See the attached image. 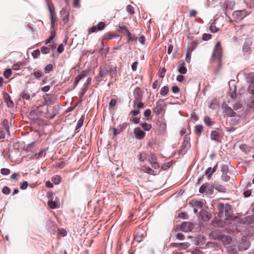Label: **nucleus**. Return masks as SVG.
Wrapping results in <instances>:
<instances>
[{
  "label": "nucleus",
  "instance_id": "f257e3e1",
  "mask_svg": "<svg viewBox=\"0 0 254 254\" xmlns=\"http://www.w3.org/2000/svg\"><path fill=\"white\" fill-rule=\"evenodd\" d=\"M32 112L34 113L37 114L38 116H44L48 119L53 118L59 113L58 109L57 107L48 106L47 105L38 106Z\"/></svg>",
  "mask_w": 254,
  "mask_h": 254
},
{
  "label": "nucleus",
  "instance_id": "f03ea898",
  "mask_svg": "<svg viewBox=\"0 0 254 254\" xmlns=\"http://www.w3.org/2000/svg\"><path fill=\"white\" fill-rule=\"evenodd\" d=\"M211 236L215 240L220 241L224 245H229L232 241V239L228 235H223L219 231H214L211 232Z\"/></svg>",
  "mask_w": 254,
  "mask_h": 254
},
{
  "label": "nucleus",
  "instance_id": "7ed1b4c3",
  "mask_svg": "<svg viewBox=\"0 0 254 254\" xmlns=\"http://www.w3.org/2000/svg\"><path fill=\"white\" fill-rule=\"evenodd\" d=\"M222 54V48L219 42H217L213 50L212 55V60H218L219 61V66H221V60Z\"/></svg>",
  "mask_w": 254,
  "mask_h": 254
},
{
  "label": "nucleus",
  "instance_id": "20e7f679",
  "mask_svg": "<svg viewBox=\"0 0 254 254\" xmlns=\"http://www.w3.org/2000/svg\"><path fill=\"white\" fill-rule=\"evenodd\" d=\"M249 13L245 9L235 10L233 12V17L238 20H242L248 15Z\"/></svg>",
  "mask_w": 254,
  "mask_h": 254
},
{
  "label": "nucleus",
  "instance_id": "39448f33",
  "mask_svg": "<svg viewBox=\"0 0 254 254\" xmlns=\"http://www.w3.org/2000/svg\"><path fill=\"white\" fill-rule=\"evenodd\" d=\"M199 191L201 193H206L212 194L213 192V186L208 183H205L200 187Z\"/></svg>",
  "mask_w": 254,
  "mask_h": 254
},
{
  "label": "nucleus",
  "instance_id": "423d86ee",
  "mask_svg": "<svg viewBox=\"0 0 254 254\" xmlns=\"http://www.w3.org/2000/svg\"><path fill=\"white\" fill-rule=\"evenodd\" d=\"M189 137L186 135L184 137V142L182 145V148L179 151V154H184L187 152V149L190 147V145L189 141Z\"/></svg>",
  "mask_w": 254,
  "mask_h": 254
},
{
  "label": "nucleus",
  "instance_id": "0eeeda50",
  "mask_svg": "<svg viewBox=\"0 0 254 254\" xmlns=\"http://www.w3.org/2000/svg\"><path fill=\"white\" fill-rule=\"evenodd\" d=\"M134 134L135 138L139 140L142 139L145 136V132L139 127L134 129Z\"/></svg>",
  "mask_w": 254,
  "mask_h": 254
},
{
  "label": "nucleus",
  "instance_id": "6e6552de",
  "mask_svg": "<svg viewBox=\"0 0 254 254\" xmlns=\"http://www.w3.org/2000/svg\"><path fill=\"white\" fill-rule=\"evenodd\" d=\"M193 228V224L190 222H184L182 223L180 229L185 232L190 231Z\"/></svg>",
  "mask_w": 254,
  "mask_h": 254
},
{
  "label": "nucleus",
  "instance_id": "1a4fd4ad",
  "mask_svg": "<svg viewBox=\"0 0 254 254\" xmlns=\"http://www.w3.org/2000/svg\"><path fill=\"white\" fill-rule=\"evenodd\" d=\"M105 23L104 22H100L97 25L93 26L89 29V32H96L98 31L103 30L105 27Z\"/></svg>",
  "mask_w": 254,
  "mask_h": 254
},
{
  "label": "nucleus",
  "instance_id": "9d476101",
  "mask_svg": "<svg viewBox=\"0 0 254 254\" xmlns=\"http://www.w3.org/2000/svg\"><path fill=\"white\" fill-rule=\"evenodd\" d=\"M163 100L160 99L156 103V106L153 109V112L154 113L159 115L161 114L163 110Z\"/></svg>",
  "mask_w": 254,
  "mask_h": 254
},
{
  "label": "nucleus",
  "instance_id": "9b49d317",
  "mask_svg": "<svg viewBox=\"0 0 254 254\" xmlns=\"http://www.w3.org/2000/svg\"><path fill=\"white\" fill-rule=\"evenodd\" d=\"M133 96L134 97L133 103L141 101L142 98V92L139 88H136L135 89L133 92Z\"/></svg>",
  "mask_w": 254,
  "mask_h": 254
},
{
  "label": "nucleus",
  "instance_id": "f8f14e48",
  "mask_svg": "<svg viewBox=\"0 0 254 254\" xmlns=\"http://www.w3.org/2000/svg\"><path fill=\"white\" fill-rule=\"evenodd\" d=\"M190 245V244L187 242L181 243H174L171 244V246L176 247L179 250H185L187 249Z\"/></svg>",
  "mask_w": 254,
  "mask_h": 254
},
{
  "label": "nucleus",
  "instance_id": "ddd939ff",
  "mask_svg": "<svg viewBox=\"0 0 254 254\" xmlns=\"http://www.w3.org/2000/svg\"><path fill=\"white\" fill-rule=\"evenodd\" d=\"M236 4V2L234 0H225L224 5L226 9L232 10Z\"/></svg>",
  "mask_w": 254,
  "mask_h": 254
},
{
  "label": "nucleus",
  "instance_id": "4468645a",
  "mask_svg": "<svg viewBox=\"0 0 254 254\" xmlns=\"http://www.w3.org/2000/svg\"><path fill=\"white\" fill-rule=\"evenodd\" d=\"M185 65V63L184 61H180L178 62V71L181 74H185L187 71V69Z\"/></svg>",
  "mask_w": 254,
  "mask_h": 254
},
{
  "label": "nucleus",
  "instance_id": "2eb2a0df",
  "mask_svg": "<svg viewBox=\"0 0 254 254\" xmlns=\"http://www.w3.org/2000/svg\"><path fill=\"white\" fill-rule=\"evenodd\" d=\"M212 186L213 190L215 189L216 190L221 192H225L226 191V189L225 187L219 184L218 182H214L213 184H212Z\"/></svg>",
  "mask_w": 254,
  "mask_h": 254
},
{
  "label": "nucleus",
  "instance_id": "dca6fc26",
  "mask_svg": "<svg viewBox=\"0 0 254 254\" xmlns=\"http://www.w3.org/2000/svg\"><path fill=\"white\" fill-rule=\"evenodd\" d=\"M4 101L8 107L12 108L14 106V103L8 94L5 93L4 94Z\"/></svg>",
  "mask_w": 254,
  "mask_h": 254
},
{
  "label": "nucleus",
  "instance_id": "f3484780",
  "mask_svg": "<svg viewBox=\"0 0 254 254\" xmlns=\"http://www.w3.org/2000/svg\"><path fill=\"white\" fill-rule=\"evenodd\" d=\"M224 112L227 116L229 117H234L236 115V113L234 112V111L227 105H225L224 106Z\"/></svg>",
  "mask_w": 254,
  "mask_h": 254
},
{
  "label": "nucleus",
  "instance_id": "a211bd4d",
  "mask_svg": "<svg viewBox=\"0 0 254 254\" xmlns=\"http://www.w3.org/2000/svg\"><path fill=\"white\" fill-rule=\"evenodd\" d=\"M190 204L193 207L201 208L203 206V202L200 200L193 199L190 202Z\"/></svg>",
  "mask_w": 254,
  "mask_h": 254
},
{
  "label": "nucleus",
  "instance_id": "6ab92c4d",
  "mask_svg": "<svg viewBox=\"0 0 254 254\" xmlns=\"http://www.w3.org/2000/svg\"><path fill=\"white\" fill-rule=\"evenodd\" d=\"M224 211L225 213L226 218L227 219L231 216V206L228 203L224 204Z\"/></svg>",
  "mask_w": 254,
  "mask_h": 254
},
{
  "label": "nucleus",
  "instance_id": "aec40b11",
  "mask_svg": "<svg viewBox=\"0 0 254 254\" xmlns=\"http://www.w3.org/2000/svg\"><path fill=\"white\" fill-rule=\"evenodd\" d=\"M211 139L216 141H220V134L218 132L215 130L211 131L210 135Z\"/></svg>",
  "mask_w": 254,
  "mask_h": 254
},
{
  "label": "nucleus",
  "instance_id": "412c9836",
  "mask_svg": "<svg viewBox=\"0 0 254 254\" xmlns=\"http://www.w3.org/2000/svg\"><path fill=\"white\" fill-rule=\"evenodd\" d=\"M84 119V116L83 115L81 116L80 119L78 121L76 127L75 129V133H76L78 131V129L79 128H80L82 127V126L83 125Z\"/></svg>",
  "mask_w": 254,
  "mask_h": 254
},
{
  "label": "nucleus",
  "instance_id": "4be33fe9",
  "mask_svg": "<svg viewBox=\"0 0 254 254\" xmlns=\"http://www.w3.org/2000/svg\"><path fill=\"white\" fill-rule=\"evenodd\" d=\"M203 126L200 125H196L195 127L194 132L197 136H200L201 132L203 130Z\"/></svg>",
  "mask_w": 254,
  "mask_h": 254
},
{
  "label": "nucleus",
  "instance_id": "5701e85b",
  "mask_svg": "<svg viewBox=\"0 0 254 254\" xmlns=\"http://www.w3.org/2000/svg\"><path fill=\"white\" fill-rule=\"evenodd\" d=\"M127 42L130 41H133L136 40L137 37L133 34H131L129 31H127Z\"/></svg>",
  "mask_w": 254,
  "mask_h": 254
},
{
  "label": "nucleus",
  "instance_id": "b1692460",
  "mask_svg": "<svg viewBox=\"0 0 254 254\" xmlns=\"http://www.w3.org/2000/svg\"><path fill=\"white\" fill-rule=\"evenodd\" d=\"M201 219L204 221H206L210 219V216L208 213L205 211H203L201 212Z\"/></svg>",
  "mask_w": 254,
  "mask_h": 254
},
{
  "label": "nucleus",
  "instance_id": "393cba45",
  "mask_svg": "<svg viewBox=\"0 0 254 254\" xmlns=\"http://www.w3.org/2000/svg\"><path fill=\"white\" fill-rule=\"evenodd\" d=\"M169 92V88L167 86H163L160 90V94L162 96H166Z\"/></svg>",
  "mask_w": 254,
  "mask_h": 254
},
{
  "label": "nucleus",
  "instance_id": "a878e982",
  "mask_svg": "<svg viewBox=\"0 0 254 254\" xmlns=\"http://www.w3.org/2000/svg\"><path fill=\"white\" fill-rule=\"evenodd\" d=\"M205 124L208 127L211 126L213 124V122L211 121V119L208 117H205L204 119Z\"/></svg>",
  "mask_w": 254,
  "mask_h": 254
},
{
  "label": "nucleus",
  "instance_id": "bb28decb",
  "mask_svg": "<svg viewBox=\"0 0 254 254\" xmlns=\"http://www.w3.org/2000/svg\"><path fill=\"white\" fill-rule=\"evenodd\" d=\"M33 75L36 78L38 79L43 76L44 74L41 70H37L33 72Z\"/></svg>",
  "mask_w": 254,
  "mask_h": 254
},
{
  "label": "nucleus",
  "instance_id": "cd10ccee",
  "mask_svg": "<svg viewBox=\"0 0 254 254\" xmlns=\"http://www.w3.org/2000/svg\"><path fill=\"white\" fill-rule=\"evenodd\" d=\"M140 125L141 126L143 129L145 131L149 130L151 128V127H152L151 125L147 124L146 123H141V124H140Z\"/></svg>",
  "mask_w": 254,
  "mask_h": 254
},
{
  "label": "nucleus",
  "instance_id": "c85d7f7f",
  "mask_svg": "<svg viewBox=\"0 0 254 254\" xmlns=\"http://www.w3.org/2000/svg\"><path fill=\"white\" fill-rule=\"evenodd\" d=\"M251 45L247 42H246L243 47V51L244 52H248L251 50Z\"/></svg>",
  "mask_w": 254,
  "mask_h": 254
},
{
  "label": "nucleus",
  "instance_id": "c756f323",
  "mask_svg": "<svg viewBox=\"0 0 254 254\" xmlns=\"http://www.w3.org/2000/svg\"><path fill=\"white\" fill-rule=\"evenodd\" d=\"M52 181L55 185H58L61 182V178L59 176H56L52 178Z\"/></svg>",
  "mask_w": 254,
  "mask_h": 254
},
{
  "label": "nucleus",
  "instance_id": "7c9ffc66",
  "mask_svg": "<svg viewBox=\"0 0 254 254\" xmlns=\"http://www.w3.org/2000/svg\"><path fill=\"white\" fill-rule=\"evenodd\" d=\"M224 203H218V206H217V207H218V209L219 211V215L220 216V215H222L223 214V211H224Z\"/></svg>",
  "mask_w": 254,
  "mask_h": 254
},
{
  "label": "nucleus",
  "instance_id": "2f4dec72",
  "mask_svg": "<svg viewBox=\"0 0 254 254\" xmlns=\"http://www.w3.org/2000/svg\"><path fill=\"white\" fill-rule=\"evenodd\" d=\"M247 91L249 93L254 95V83H251L248 87Z\"/></svg>",
  "mask_w": 254,
  "mask_h": 254
},
{
  "label": "nucleus",
  "instance_id": "473e14b6",
  "mask_svg": "<svg viewBox=\"0 0 254 254\" xmlns=\"http://www.w3.org/2000/svg\"><path fill=\"white\" fill-rule=\"evenodd\" d=\"M134 107H136L138 110L139 109L142 108L144 106V103L141 102V101H137L135 103H133Z\"/></svg>",
  "mask_w": 254,
  "mask_h": 254
},
{
  "label": "nucleus",
  "instance_id": "72a5a7b5",
  "mask_svg": "<svg viewBox=\"0 0 254 254\" xmlns=\"http://www.w3.org/2000/svg\"><path fill=\"white\" fill-rule=\"evenodd\" d=\"M69 15L65 11V15H63L62 22L64 25L66 24L68 21Z\"/></svg>",
  "mask_w": 254,
  "mask_h": 254
},
{
  "label": "nucleus",
  "instance_id": "f704fd0d",
  "mask_svg": "<svg viewBox=\"0 0 254 254\" xmlns=\"http://www.w3.org/2000/svg\"><path fill=\"white\" fill-rule=\"evenodd\" d=\"M48 7L49 11L50 13V19H51V23H53L55 21V20L54 19V16H53V13L54 12V11L52 10V8L49 4H48Z\"/></svg>",
  "mask_w": 254,
  "mask_h": 254
},
{
  "label": "nucleus",
  "instance_id": "c9c22d12",
  "mask_svg": "<svg viewBox=\"0 0 254 254\" xmlns=\"http://www.w3.org/2000/svg\"><path fill=\"white\" fill-rule=\"evenodd\" d=\"M3 126L4 127V128L5 130V131L9 133V126H8V122L7 120L5 119L3 121Z\"/></svg>",
  "mask_w": 254,
  "mask_h": 254
},
{
  "label": "nucleus",
  "instance_id": "e433bc0d",
  "mask_svg": "<svg viewBox=\"0 0 254 254\" xmlns=\"http://www.w3.org/2000/svg\"><path fill=\"white\" fill-rule=\"evenodd\" d=\"M48 205L49 207L51 209H55L57 207V204L55 201L52 200H49L48 202Z\"/></svg>",
  "mask_w": 254,
  "mask_h": 254
},
{
  "label": "nucleus",
  "instance_id": "4c0bfd02",
  "mask_svg": "<svg viewBox=\"0 0 254 254\" xmlns=\"http://www.w3.org/2000/svg\"><path fill=\"white\" fill-rule=\"evenodd\" d=\"M50 48L47 47H42L41 48V52L43 54H46L50 53Z\"/></svg>",
  "mask_w": 254,
  "mask_h": 254
},
{
  "label": "nucleus",
  "instance_id": "58836bf2",
  "mask_svg": "<svg viewBox=\"0 0 254 254\" xmlns=\"http://www.w3.org/2000/svg\"><path fill=\"white\" fill-rule=\"evenodd\" d=\"M147 157V154L145 152H142L139 155V160L141 162H143L146 160Z\"/></svg>",
  "mask_w": 254,
  "mask_h": 254
},
{
  "label": "nucleus",
  "instance_id": "ea45409f",
  "mask_svg": "<svg viewBox=\"0 0 254 254\" xmlns=\"http://www.w3.org/2000/svg\"><path fill=\"white\" fill-rule=\"evenodd\" d=\"M197 44L196 42H193L191 44V46L190 47H188L187 50L192 52L196 48Z\"/></svg>",
  "mask_w": 254,
  "mask_h": 254
},
{
  "label": "nucleus",
  "instance_id": "a19ab883",
  "mask_svg": "<svg viewBox=\"0 0 254 254\" xmlns=\"http://www.w3.org/2000/svg\"><path fill=\"white\" fill-rule=\"evenodd\" d=\"M151 110L150 109H146L144 112V115L146 120H148L150 119V116L151 115Z\"/></svg>",
  "mask_w": 254,
  "mask_h": 254
},
{
  "label": "nucleus",
  "instance_id": "79ce46f5",
  "mask_svg": "<svg viewBox=\"0 0 254 254\" xmlns=\"http://www.w3.org/2000/svg\"><path fill=\"white\" fill-rule=\"evenodd\" d=\"M191 53L192 52H191L188 50H187V51L186 57V61L188 63H190V61Z\"/></svg>",
  "mask_w": 254,
  "mask_h": 254
},
{
  "label": "nucleus",
  "instance_id": "37998d69",
  "mask_svg": "<svg viewBox=\"0 0 254 254\" xmlns=\"http://www.w3.org/2000/svg\"><path fill=\"white\" fill-rule=\"evenodd\" d=\"M53 69V66L52 64H49L46 65L44 68V70L46 73H49L52 71Z\"/></svg>",
  "mask_w": 254,
  "mask_h": 254
},
{
  "label": "nucleus",
  "instance_id": "c03bdc74",
  "mask_svg": "<svg viewBox=\"0 0 254 254\" xmlns=\"http://www.w3.org/2000/svg\"><path fill=\"white\" fill-rule=\"evenodd\" d=\"M11 73L12 72L11 69H7L6 70L4 71L3 75L6 78H8L11 75Z\"/></svg>",
  "mask_w": 254,
  "mask_h": 254
},
{
  "label": "nucleus",
  "instance_id": "a18cd8bd",
  "mask_svg": "<svg viewBox=\"0 0 254 254\" xmlns=\"http://www.w3.org/2000/svg\"><path fill=\"white\" fill-rule=\"evenodd\" d=\"M10 189L6 186H4L2 189V193L6 195L9 194L10 192Z\"/></svg>",
  "mask_w": 254,
  "mask_h": 254
},
{
  "label": "nucleus",
  "instance_id": "49530a36",
  "mask_svg": "<svg viewBox=\"0 0 254 254\" xmlns=\"http://www.w3.org/2000/svg\"><path fill=\"white\" fill-rule=\"evenodd\" d=\"M176 239L179 240H184L185 239V236L182 233H178L175 235Z\"/></svg>",
  "mask_w": 254,
  "mask_h": 254
},
{
  "label": "nucleus",
  "instance_id": "de8ad7c7",
  "mask_svg": "<svg viewBox=\"0 0 254 254\" xmlns=\"http://www.w3.org/2000/svg\"><path fill=\"white\" fill-rule=\"evenodd\" d=\"M227 173L222 174L221 176L222 180L224 182H228L230 180V177L227 175Z\"/></svg>",
  "mask_w": 254,
  "mask_h": 254
},
{
  "label": "nucleus",
  "instance_id": "09e8293b",
  "mask_svg": "<svg viewBox=\"0 0 254 254\" xmlns=\"http://www.w3.org/2000/svg\"><path fill=\"white\" fill-rule=\"evenodd\" d=\"M212 168L211 167H209L205 172V175H206L208 180H210L211 178V176L212 173H211L212 171Z\"/></svg>",
  "mask_w": 254,
  "mask_h": 254
},
{
  "label": "nucleus",
  "instance_id": "8fccbe9b",
  "mask_svg": "<svg viewBox=\"0 0 254 254\" xmlns=\"http://www.w3.org/2000/svg\"><path fill=\"white\" fill-rule=\"evenodd\" d=\"M127 11L130 14L133 15L134 13V8L133 7L130 5H128L127 7Z\"/></svg>",
  "mask_w": 254,
  "mask_h": 254
},
{
  "label": "nucleus",
  "instance_id": "3c124183",
  "mask_svg": "<svg viewBox=\"0 0 254 254\" xmlns=\"http://www.w3.org/2000/svg\"><path fill=\"white\" fill-rule=\"evenodd\" d=\"M32 55L34 58H37L40 55V52L38 49L35 50L33 52Z\"/></svg>",
  "mask_w": 254,
  "mask_h": 254
},
{
  "label": "nucleus",
  "instance_id": "603ef678",
  "mask_svg": "<svg viewBox=\"0 0 254 254\" xmlns=\"http://www.w3.org/2000/svg\"><path fill=\"white\" fill-rule=\"evenodd\" d=\"M165 72H166V69L165 68H162L161 69H160V70L158 72L159 76L161 78L164 77L165 76Z\"/></svg>",
  "mask_w": 254,
  "mask_h": 254
},
{
  "label": "nucleus",
  "instance_id": "864d4df0",
  "mask_svg": "<svg viewBox=\"0 0 254 254\" xmlns=\"http://www.w3.org/2000/svg\"><path fill=\"white\" fill-rule=\"evenodd\" d=\"M209 29L213 33H215V32H217L219 30V29L218 28H217L216 27V26L213 24H212L210 25Z\"/></svg>",
  "mask_w": 254,
  "mask_h": 254
},
{
  "label": "nucleus",
  "instance_id": "5fc2aeb1",
  "mask_svg": "<svg viewBox=\"0 0 254 254\" xmlns=\"http://www.w3.org/2000/svg\"><path fill=\"white\" fill-rule=\"evenodd\" d=\"M156 157L153 154H150V158L149 159V162L152 164L154 162H156Z\"/></svg>",
  "mask_w": 254,
  "mask_h": 254
},
{
  "label": "nucleus",
  "instance_id": "6e6d98bb",
  "mask_svg": "<svg viewBox=\"0 0 254 254\" xmlns=\"http://www.w3.org/2000/svg\"><path fill=\"white\" fill-rule=\"evenodd\" d=\"M144 172L147 173V174L152 175L153 174V171L152 169L149 167H146L144 168V170H142Z\"/></svg>",
  "mask_w": 254,
  "mask_h": 254
},
{
  "label": "nucleus",
  "instance_id": "4d7b16f0",
  "mask_svg": "<svg viewBox=\"0 0 254 254\" xmlns=\"http://www.w3.org/2000/svg\"><path fill=\"white\" fill-rule=\"evenodd\" d=\"M212 35L210 34L205 33L202 36V39L204 41H207L211 39Z\"/></svg>",
  "mask_w": 254,
  "mask_h": 254
},
{
  "label": "nucleus",
  "instance_id": "13d9d810",
  "mask_svg": "<svg viewBox=\"0 0 254 254\" xmlns=\"http://www.w3.org/2000/svg\"><path fill=\"white\" fill-rule=\"evenodd\" d=\"M221 171L222 174L227 173L228 172V167L227 165H223L221 166Z\"/></svg>",
  "mask_w": 254,
  "mask_h": 254
},
{
  "label": "nucleus",
  "instance_id": "bf43d9fd",
  "mask_svg": "<svg viewBox=\"0 0 254 254\" xmlns=\"http://www.w3.org/2000/svg\"><path fill=\"white\" fill-rule=\"evenodd\" d=\"M130 121L132 122L134 124H138L140 121V118L132 116L130 118Z\"/></svg>",
  "mask_w": 254,
  "mask_h": 254
},
{
  "label": "nucleus",
  "instance_id": "052dcab7",
  "mask_svg": "<svg viewBox=\"0 0 254 254\" xmlns=\"http://www.w3.org/2000/svg\"><path fill=\"white\" fill-rule=\"evenodd\" d=\"M117 103V100L115 99H112L109 103V107L110 108H113Z\"/></svg>",
  "mask_w": 254,
  "mask_h": 254
},
{
  "label": "nucleus",
  "instance_id": "680f3d73",
  "mask_svg": "<svg viewBox=\"0 0 254 254\" xmlns=\"http://www.w3.org/2000/svg\"><path fill=\"white\" fill-rule=\"evenodd\" d=\"M1 173L4 175H7L10 173V170L8 169L2 168L1 169Z\"/></svg>",
  "mask_w": 254,
  "mask_h": 254
},
{
  "label": "nucleus",
  "instance_id": "e2e57ef3",
  "mask_svg": "<svg viewBox=\"0 0 254 254\" xmlns=\"http://www.w3.org/2000/svg\"><path fill=\"white\" fill-rule=\"evenodd\" d=\"M247 80L248 82L251 83H254V74H252L247 77Z\"/></svg>",
  "mask_w": 254,
  "mask_h": 254
},
{
  "label": "nucleus",
  "instance_id": "0e129e2a",
  "mask_svg": "<svg viewBox=\"0 0 254 254\" xmlns=\"http://www.w3.org/2000/svg\"><path fill=\"white\" fill-rule=\"evenodd\" d=\"M85 76V74H82L80 75H78L75 79L76 84H77L81 79L84 78Z\"/></svg>",
  "mask_w": 254,
  "mask_h": 254
},
{
  "label": "nucleus",
  "instance_id": "69168bd1",
  "mask_svg": "<svg viewBox=\"0 0 254 254\" xmlns=\"http://www.w3.org/2000/svg\"><path fill=\"white\" fill-rule=\"evenodd\" d=\"M172 165V163L170 162H167V163H165L162 166V169H163V170H166L168 168H169V167H170V166Z\"/></svg>",
  "mask_w": 254,
  "mask_h": 254
},
{
  "label": "nucleus",
  "instance_id": "338daca9",
  "mask_svg": "<svg viewBox=\"0 0 254 254\" xmlns=\"http://www.w3.org/2000/svg\"><path fill=\"white\" fill-rule=\"evenodd\" d=\"M46 155V151L45 150H42L41 151L39 152L38 154V159H40V158L42 157L43 156H45Z\"/></svg>",
  "mask_w": 254,
  "mask_h": 254
},
{
  "label": "nucleus",
  "instance_id": "774afa93",
  "mask_svg": "<svg viewBox=\"0 0 254 254\" xmlns=\"http://www.w3.org/2000/svg\"><path fill=\"white\" fill-rule=\"evenodd\" d=\"M228 254H237V252L234 249L230 248L227 250Z\"/></svg>",
  "mask_w": 254,
  "mask_h": 254
}]
</instances>
